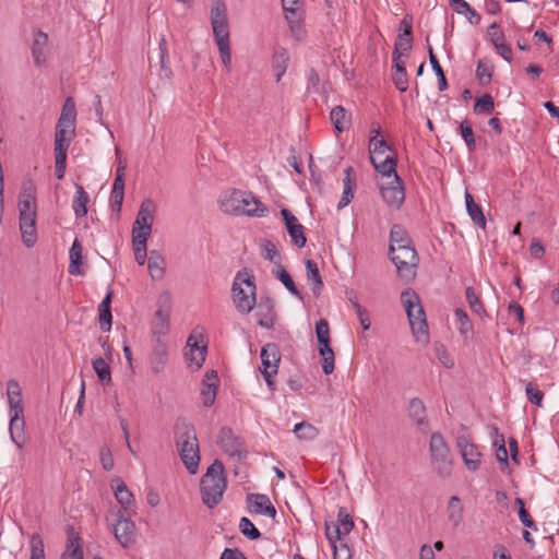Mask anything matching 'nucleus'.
<instances>
[{"instance_id":"nucleus-64","label":"nucleus","mask_w":559,"mask_h":559,"mask_svg":"<svg viewBox=\"0 0 559 559\" xmlns=\"http://www.w3.org/2000/svg\"><path fill=\"white\" fill-rule=\"evenodd\" d=\"M392 81L400 92H406L408 88V78L406 71L393 72Z\"/></svg>"},{"instance_id":"nucleus-26","label":"nucleus","mask_w":559,"mask_h":559,"mask_svg":"<svg viewBox=\"0 0 559 559\" xmlns=\"http://www.w3.org/2000/svg\"><path fill=\"white\" fill-rule=\"evenodd\" d=\"M255 317L258 318V324L265 329H272L275 322L274 306L271 300H261L258 304Z\"/></svg>"},{"instance_id":"nucleus-14","label":"nucleus","mask_w":559,"mask_h":559,"mask_svg":"<svg viewBox=\"0 0 559 559\" xmlns=\"http://www.w3.org/2000/svg\"><path fill=\"white\" fill-rule=\"evenodd\" d=\"M171 300L168 293H163L157 300V310L152 322V332L155 336H164L169 330Z\"/></svg>"},{"instance_id":"nucleus-44","label":"nucleus","mask_w":559,"mask_h":559,"mask_svg":"<svg viewBox=\"0 0 559 559\" xmlns=\"http://www.w3.org/2000/svg\"><path fill=\"white\" fill-rule=\"evenodd\" d=\"M319 354L323 359L322 369L325 374H331L334 370V352L330 343L319 344Z\"/></svg>"},{"instance_id":"nucleus-24","label":"nucleus","mask_w":559,"mask_h":559,"mask_svg":"<svg viewBox=\"0 0 559 559\" xmlns=\"http://www.w3.org/2000/svg\"><path fill=\"white\" fill-rule=\"evenodd\" d=\"M67 546L61 559H83L81 538L72 526L67 528Z\"/></svg>"},{"instance_id":"nucleus-28","label":"nucleus","mask_w":559,"mask_h":559,"mask_svg":"<svg viewBox=\"0 0 559 559\" xmlns=\"http://www.w3.org/2000/svg\"><path fill=\"white\" fill-rule=\"evenodd\" d=\"M111 298L112 292L111 289H108L105 298L98 306L99 326L104 332L110 331L112 324V316L110 310Z\"/></svg>"},{"instance_id":"nucleus-39","label":"nucleus","mask_w":559,"mask_h":559,"mask_svg":"<svg viewBox=\"0 0 559 559\" xmlns=\"http://www.w3.org/2000/svg\"><path fill=\"white\" fill-rule=\"evenodd\" d=\"M307 278L313 284L312 292L316 296H319L323 287L322 277L320 275L318 265L312 260L306 261Z\"/></svg>"},{"instance_id":"nucleus-37","label":"nucleus","mask_w":559,"mask_h":559,"mask_svg":"<svg viewBox=\"0 0 559 559\" xmlns=\"http://www.w3.org/2000/svg\"><path fill=\"white\" fill-rule=\"evenodd\" d=\"M83 248L78 239H75L70 248V264H69V273L72 275L82 274L80 266L83 261Z\"/></svg>"},{"instance_id":"nucleus-55","label":"nucleus","mask_w":559,"mask_h":559,"mask_svg":"<svg viewBox=\"0 0 559 559\" xmlns=\"http://www.w3.org/2000/svg\"><path fill=\"white\" fill-rule=\"evenodd\" d=\"M29 559H45L44 542L38 534H33L31 537Z\"/></svg>"},{"instance_id":"nucleus-6","label":"nucleus","mask_w":559,"mask_h":559,"mask_svg":"<svg viewBox=\"0 0 559 559\" xmlns=\"http://www.w3.org/2000/svg\"><path fill=\"white\" fill-rule=\"evenodd\" d=\"M176 429L179 455L187 469L191 474H195L200 462L199 442L195 429L191 425L186 424L177 426Z\"/></svg>"},{"instance_id":"nucleus-36","label":"nucleus","mask_w":559,"mask_h":559,"mask_svg":"<svg viewBox=\"0 0 559 559\" xmlns=\"http://www.w3.org/2000/svg\"><path fill=\"white\" fill-rule=\"evenodd\" d=\"M289 53L287 49L280 47L273 55V69L275 71L276 82H278L287 70Z\"/></svg>"},{"instance_id":"nucleus-31","label":"nucleus","mask_w":559,"mask_h":559,"mask_svg":"<svg viewBox=\"0 0 559 559\" xmlns=\"http://www.w3.org/2000/svg\"><path fill=\"white\" fill-rule=\"evenodd\" d=\"M165 265L166 262L164 257L158 251L152 250L147 259V269L153 280L163 278L165 273Z\"/></svg>"},{"instance_id":"nucleus-35","label":"nucleus","mask_w":559,"mask_h":559,"mask_svg":"<svg viewBox=\"0 0 559 559\" xmlns=\"http://www.w3.org/2000/svg\"><path fill=\"white\" fill-rule=\"evenodd\" d=\"M90 202V197L84 188L76 183L75 185V197L72 202V209L75 213L76 217H83L87 213V203Z\"/></svg>"},{"instance_id":"nucleus-57","label":"nucleus","mask_w":559,"mask_h":559,"mask_svg":"<svg viewBox=\"0 0 559 559\" xmlns=\"http://www.w3.org/2000/svg\"><path fill=\"white\" fill-rule=\"evenodd\" d=\"M527 400L536 405L542 406L544 393L538 389L537 384L528 382L525 388Z\"/></svg>"},{"instance_id":"nucleus-10","label":"nucleus","mask_w":559,"mask_h":559,"mask_svg":"<svg viewBox=\"0 0 559 559\" xmlns=\"http://www.w3.org/2000/svg\"><path fill=\"white\" fill-rule=\"evenodd\" d=\"M389 252L399 276L406 281L415 278L419 258L414 245L399 246L394 251Z\"/></svg>"},{"instance_id":"nucleus-27","label":"nucleus","mask_w":559,"mask_h":559,"mask_svg":"<svg viewBox=\"0 0 559 559\" xmlns=\"http://www.w3.org/2000/svg\"><path fill=\"white\" fill-rule=\"evenodd\" d=\"M344 175H345L343 178L344 189H343L342 198L337 204L338 210L347 206L352 202V200L354 198V189L356 187V178L353 175V168L347 167L344 170Z\"/></svg>"},{"instance_id":"nucleus-30","label":"nucleus","mask_w":559,"mask_h":559,"mask_svg":"<svg viewBox=\"0 0 559 559\" xmlns=\"http://www.w3.org/2000/svg\"><path fill=\"white\" fill-rule=\"evenodd\" d=\"M390 142H373V147L369 146L370 159L372 165L396 157L394 150L389 145Z\"/></svg>"},{"instance_id":"nucleus-17","label":"nucleus","mask_w":559,"mask_h":559,"mask_svg":"<svg viewBox=\"0 0 559 559\" xmlns=\"http://www.w3.org/2000/svg\"><path fill=\"white\" fill-rule=\"evenodd\" d=\"M461 456L467 469L475 472L481 463V453L478 447L474 444L466 436H460L456 441Z\"/></svg>"},{"instance_id":"nucleus-11","label":"nucleus","mask_w":559,"mask_h":559,"mask_svg":"<svg viewBox=\"0 0 559 559\" xmlns=\"http://www.w3.org/2000/svg\"><path fill=\"white\" fill-rule=\"evenodd\" d=\"M156 206L153 200L145 199L139 209L132 227V238L148 239L152 233Z\"/></svg>"},{"instance_id":"nucleus-63","label":"nucleus","mask_w":559,"mask_h":559,"mask_svg":"<svg viewBox=\"0 0 559 559\" xmlns=\"http://www.w3.org/2000/svg\"><path fill=\"white\" fill-rule=\"evenodd\" d=\"M331 545L333 547L334 559H352L350 549L342 539Z\"/></svg>"},{"instance_id":"nucleus-16","label":"nucleus","mask_w":559,"mask_h":559,"mask_svg":"<svg viewBox=\"0 0 559 559\" xmlns=\"http://www.w3.org/2000/svg\"><path fill=\"white\" fill-rule=\"evenodd\" d=\"M380 191L383 201L391 207L400 209L405 200L404 186L397 175L388 179V182L381 183Z\"/></svg>"},{"instance_id":"nucleus-43","label":"nucleus","mask_w":559,"mask_h":559,"mask_svg":"<svg viewBox=\"0 0 559 559\" xmlns=\"http://www.w3.org/2000/svg\"><path fill=\"white\" fill-rule=\"evenodd\" d=\"M275 276L283 283V285L288 289V292L298 297V298H302L301 297V293L299 292V289L296 287L292 276L289 275V273L281 265V263H277L276 265V271H275Z\"/></svg>"},{"instance_id":"nucleus-7","label":"nucleus","mask_w":559,"mask_h":559,"mask_svg":"<svg viewBox=\"0 0 559 559\" xmlns=\"http://www.w3.org/2000/svg\"><path fill=\"white\" fill-rule=\"evenodd\" d=\"M254 278L246 270L237 273L233 284V299L237 310L249 313L255 305Z\"/></svg>"},{"instance_id":"nucleus-18","label":"nucleus","mask_w":559,"mask_h":559,"mask_svg":"<svg viewBox=\"0 0 559 559\" xmlns=\"http://www.w3.org/2000/svg\"><path fill=\"white\" fill-rule=\"evenodd\" d=\"M247 508L251 514H262L274 519L276 509L270 498L263 493H250L247 496Z\"/></svg>"},{"instance_id":"nucleus-3","label":"nucleus","mask_w":559,"mask_h":559,"mask_svg":"<svg viewBox=\"0 0 559 559\" xmlns=\"http://www.w3.org/2000/svg\"><path fill=\"white\" fill-rule=\"evenodd\" d=\"M211 24L222 62L226 70L229 72L231 69L229 28L227 20V8L223 0H214L212 2Z\"/></svg>"},{"instance_id":"nucleus-29","label":"nucleus","mask_w":559,"mask_h":559,"mask_svg":"<svg viewBox=\"0 0 559 559\" xmlns=\"http://www.w3.org/2000/svg\"><path fill=\"white\" fill-rule=\"evenodd\" d=\"M55 174L61 180L64 178L67 168V154L70 142H55Z\"/></svg>"},{"instance_id":"nucleus-56","label":"nucleus","mask_w":559,"mask_h":559,"mask_svg":"<svg viewBox=\"0 0 559 559\" xmlns=\"http://www.w3.org/2000/svg\"><path fill=\"white\" fill-rule=\"evenodd\" d=\"M287 231H288V234L292 238V241L294 242L295 246H297L298 248L305 247L307 238L305 236L304 226L301 224L295 225V226H288Z\"/></svg>"},{"instance_id":"nucleus-32","label":"nucleus","mask_w":559,"mask_h":559,"mask_svg":"<svg viewBox=\"0 0 559 559\" xmlns=\"http://www.w3.org/2000/svg\"><path fill=\"white\" fill-rule=\"evenodd\" d=\"M464 507L457 496H452L447 506V516L449 522L457 527L463 521Z\"/></svg>"},{"instance_id":"nucleus-8","label":"nucleus","mask_w":559,"mask_h":559,"mask_svg":"<svg viewBox=\"0 0 559 559\" xmlns=\"http://www.w3.org/2000/svg\"><path fill=\"white\" fill-rule=\"evenodd\" d=\"M429 452L433 471L441 477H449L453 463L450 448L440 432L430 436Z\"/></svg>"},{"instance_id":"nucleus-13","label":"nucleus","mask_w":559,"mask_h":559,"mask_svg":"<svg viewBox=\"0 0 559 559\" xmlns=\"http://www.w3.org/2000/svg\"><path fill=\"white\" fill-rule=\"evenodd\" d=\"M260 356L262 362L261 372L264 376L267 386L273 390L275 384L273 377L277 373L278 364L281 361L280 348L275 343H267L262 347Z\"/></svg>"},{"instance_id":"nucleus-50","label":"nucleus","mask_w":559,"mask_h":559,"mask_svg":"<svg viewBox=\"0 0 559 559\" xmlns=\"http://www.w3.org/2000/svg\"><path fill=\"white\" fill-rule=\"evenodd\" d=\"M373 167L386 179L394 178V175H397L395 170L396 157L391 159H383L382 162L374 164Z\"/></svg>"},{"instance_id":"nucleus-33","label":"nucleus","mask_w":559,"mask_h":559,"mask_svg":"<svg viewBox=\"0 0 559 559\" xmlns=\"http://www.w3.org/2000/svg\"><path fill=\"white\" fill-rule=\"evenodd\" d=\"M403 245H405V246L413 245V241H412L407 230L403 226L395 224L392 226L391 231H390L389 251H394L396 247L403 246Z\"/></svg>"},{"instance_id":"nucleus-22","label":"nucleus","mask_w":559,"mask_h":559,"mask_svg":"<svg viewBox=\"0 0 559 559\" xmlns=\"http://www.w3.org/2000/svg\"><path fill=\"white\" fill-rule=\"evenodd\" d=\"M218 377L215 370H209L202 381V402L205 407H210L214 404L216 399Z\"/></svg>"},{"instance_id":"nucleus-38","label":"nucleus","mask_w":559,"mask_h":559,"mask_svg":"<svg viewBox=\"0 0 559 559\" xmlns=\"http://www.w3.org/2000/svg\"><path fill=\"white\" fill-rule=\"evenodd\" d=\"M331 121L338 132L346 130L350 123V116L342 106H336L331 110Z\"/></svg>"},{"instance_id":"nucleus-58","label":"nucleus","mask_w":559,"mask_h":559,"mask_svg":"<svg viewBox=\"0 0 559 559\" xmlns=\"http://www.w3.org/2000/svg\"><path fill=\"white\" fill-rule=\"evenodd\" d=\"M261 249H262V257L265 260H269L276 264L280 263L277 261V259L280 257L278 250L276 249V246L271 240H264L261 245Z\"/></svg>"},{"instance_id":"nucleus-45","label":"nucleus","mask_w":559,"mask_h":559,"mask_svg":"<svg viewBox=\"0 0 559 559\" xmlns=\"http://www.w3.org/2000/svg\"><path fill=\"white\" fill-rule=\"evenodd\" d=\"M408 412L409 416L417 425L424 424L426 419V407L420 399L414 397L409 401Z\"/></svg>"},{"instance_id":"nucleus-62","label":"nucleus","mask_w":559,"mask_h":559,"mask_svg":"<svg viewBox=\"0 0 559 559\" xmlns=\"http://www.w3.org/2000/svg\"><path fill=\"white\" fill-rule=\"evenodd\" d=\"M158 48H159L160 67L165 71L166 76H169L171 71H170V68L168 67L169 59H168V49H167V43H166L165 37L160 38V40L158 43Z\"/></svg>"},{"instance_id":"nucleus-60","label":"nucleus","mask_w":559,"mask_h":559,"mask_svg":"<svg viewBox=\"0 0 559 559\" xmlns=\"http://www.w3.org/2000/svg\"><path fill=\"white\" fill-rule=\"evenodd\" d=\"M413 37H403V35L399 36V40L395 43V49L393 53H399L400 56H404L405 59L408 58V51L412 48Z\"/></svg>"},{"instance_id":"nucleus-19","label":"nucleus","mask_w":559,"mask_h":559,"mask_svg":"<svg viewBox=\"0 0 559 559\" xmlns=\"http://www.w3.org/2000/svg\"><path fill=\"white\" fill-rule=\"evenodd\" d=\"M135 531L134 522L130 518L120 515L115 525L114 534L120 545L127 548L135 543Z\"/></svg>"},{"instance_id":"nucleus-51","label":"nucleus","mask_w":559,"mask_h":559,"mask_svg":"<svg viewBox=\"0 0 559 559\" xmlns=\"http://www.w3.org/2000/svg\"><path fill=\"white\" fill-rule=\"evenodd\" d=\"M239 530L240 532L249 539L255 540L260 538L261 533L254 526V524L246 516L241 518L239 521Z\"/></svg>"},{"instance_id":"nucleus-5","label":"nucleus","mask_w":559,"mask_h":559,"mask_svg":"<svg viewBox=\"0 0 559 559\" xmlns=\"http://www.w3.org/2000/svg\"><path fill=\"white\" fill-rule=\"evenodd\" d=\"M36 197L35 189H24L19 202L20 230L26 247H33L37 240L36 234Z\"/></svg>"},{"instance_id":"nucleus-9","label":"nucleus","mask_w":559,"mask_h":559,"mask_svg":"<svg viewBox=\"0 0 559 559\" xmlns=\"http://www.w3.org/2000/svg\"><path fill=\"white\" fill-rule=\"evenodd\" d=\"M413 333L419 340L420 335L428 334V324L419 297L414 290H405L401 295Z\"/></svg>"},{"instance_id":"nucleus-1","label":"nucleus","mask_w":559,"mask_h":559,"mask_svg":"<svg viewBox=\"0 0 559 559\" xmlns=\"http://www.w3.org/2000/svg\"><path fill=\"white\" fill-rule=\"evenodd\" d=\"M219 205L224 213L237 216L261 217L267 212L266 206L253 193L239 189L224 193Z\"/></svg>"},{"instance_id":"nucleus-4","label":"nucleus","mask_w":559,"mask_h":559,"mask_svg":"<svg viewBox=\"0 0 559 559\" xmlns=\"http://www.w3.org/2000/svg\"><path fill=\"white\" fill-rule=\"evenodd\" d=\"M226 487L224 465L215 460L201 478L200 491L203 503L210 509L216 507L222 501Z\"/></svg>"},{"instance_id":"nucleus-54","label":"nucleus","mask_w":559,"mask_h":559,"mask_svg":"<svg viewBox=\"0 0 559 559\" xmlns=\"http://www.w3.org/2000/svg\"><path fill=\"white\" fill-rule=\"evenodd\" d=\"M476 76L481 84H488L492 78V66L487 60H479Z\"/></svg>"},{"instance_id":"nucleus-59","label":"nucleus","mask_w":559,"mask_h":559,"mask_svg":"<svg viewBox=\"0 0 559 559\" xmlns=\"http://www.w3.org/2000/svg\"><path fill=\"white\" fill-rule=\"evenodd\" d=\"M316 335L319 344L330 343V326L325 319L317 322Z\"/></svg>"},{"instance_id":"nucleus-42","label":"nucleus","mask_w":559,"mask_h":559,"mask_svg":"<svg viewBox=\"0 0 559 559\" xmlns=\"http://www.w3.org/2000/svg\"><path fill=\"white\" fill-rule=\"evenodd\" d=\"M454 317L459 325L460 333L464 336V338H471L473 335V324L467 313L462 308H456L454 311Z\"/></svg>"},{"instance_id":"nucleus-23","label":"nucleus","mask_w":559,"mask_h":559,"mask_svg":"<svg viewBox=\"0 0 559 559\" xmlns=\"http://www.w3.org/2000/svg\"><path fill=\"white\" fill-rule=\"evenodd\" d=\"M285 12V19L289 25V29L293 34V36L300 40L305 37V29H304V10L302 8H297L295 10L286 9Z\"/></svg>"},{"instance_id":"nucleus-53","label":"nucleus","mask_w":559,"mask_h":559,"mask_svg":"<svg viewBox=\"0 0 559 559\" xmlns=\"http://www.w3.org/2000/svg\"><path fill=\"white\" fill-rule=\"evenodd\" d=\"M147 239L143 238H132L134 257L136 262L140 265H144L145 260L147 258V248H146Z\"/></svg>"},{"instance_id":"nucleus-15","label":"nucleus","mask_w":559,"mask_h":559,"mask_svg":"<svg viewBox=\"0 0 559 559\" xmlns=\"http://www.w3.org/2000/svg\"><path fill=\"white\" fill-rule=\"evenodd\" d=\"M354 527V521L345 508H340L337 521L325 523V535L330 544L341 542L343 535H347Z\"/></svg>"},{"instance_id":"nucleus-52","label":"nucleus","mask_w":559,"mask_h":559,"mask_svg":"<svg viewBox=\"0 0 559 559\" xmlns=\"http://www.w3.org/2000/svg\"><path fill=\"white\" fill-rule=\"evenodd\" d=\"M495 109V103L489 94H485L477 98L474 105L476 114H491Z\"/></svg>"},{"instance_id":"nucleus-41","label":"nucleus","mask_w":559,"mask_h":559,"mask_svg":"<svg viewBox=\"0 0 559 559\" xmlns=\"http://www.w3.org/2000/svg\"><path fill=\"white\" fill-rule=\"evenodd\" d=\"M167 361V349L166 346L158 341V344L155 346L153 355L151 357V366L155 373H158L163 370L165 364Z\"/></svg>"},{"instance_id":"nucleus-47","label":"nucleus","mask_w":559,"mask_h":559,"mask_svg":"<svg viewBox=\"0 0 559 559\" xmlns=\"http://www.w3.org/2000/svg\"><path fill=\"white\" fill-rule=\"evenodd\" d=\"M294 432L299 439L307 441L316 439L319 435V430L307 421L297 424L294 428Z\"/></svg>"},{"instance_id":"nucleus-21","label":"nucleus","mask_w":559,"mask_h":559,"mask_svg":"<svg viewBox=\"0 0 559 559\" xmlns=\"http://www.w3.org/2000/svg\"><path fill=\"white\" fill-rule=\"evenodd\" d=\"M32 56L35 66L43 67L46 64L48 57V35L46 33L38 31L34 35Z\"/></svg>"},{"instance_id":"nucleus-12","label":"nucleus","mask_w":559,"mask_h":559,"mask_svg":"<svg viewBox=\"0 0 559 559\" xmlns=\"http://www.w3.org/2000/svg\"><path fill=\"white\" fill-rule=\"evenodd\" d=\"M76 107L72 97H67L59 117L55 140H70L75 132Z\"/></svg>"},{"instance_id":"nucleus-48","label":"nucleus","mask_w":559,"mask_h":559,"mask_svg":"<svg viewBox=\"0 0 559 559\" xmlns=\"http://www.w3.org/2000/svg\"><path fill=\"white\" fill-rule=\"evenodd\" d=\"M428 52H429V61H430V64L432 67V70L435 71L437 78H438V87L440 91H444L448 88V82H447V79H445V75H444V72L436 57V55L433 53V50L432 48L429 46L428 48Z\"/></svg>"},{"instance_id":"nucleus-25","label":"nucleus","mask_w":559,"mask_h":559,"mask_svg":"<svg viewBox=\"0 0 559 559\" xmlns=\"http://www.w3.org/2000/svg\"><path fill=\"white\" fill-rule=\"evenodd\" d=\"M116 483V486L112 485L115 497L120 503L121 508L130 515L132 512H134L135 508L133 493L121 479H117Z\"/></svg>"},{"instance_id":"nucleus-2","label":"nucleus","mask_w":559,"mask_h":559,"mask_svg":"<svg viewBox=\"0 0 559 559\" xmlns=\"http://www.w3.org/2000/svg\"><path fill=\"white\" fill-rule=\"evenodd\" d=\"M10 425L9 431L12 442L22 450L26 443L25 419L22 390L17 381L9 380L7 383Z\"/></svg>"},{"instance_id":"nucleus-20","label":"nucleus","mask_w":559,"mask_h":559,"mask_svg":"<svg viewBox=\"0 0 559 559\" xmlns=\"http://www.w3.org/2000/svg\"><path fill=\"white\" fill-rule=\"evenodd\" d=\"M218 443L223 451L229 456H239L241 454L242 444L240 439L234 435L231 429L222 428L218 435Z\"/></svg>"},{"instance_id":"nucleus-34","label":"nucleus","mask_w":559,"mask_h":559,"mask_svg":"<svg viewBox=\"0 0 559 559\" xmlns=\"http://www.w3.org/2000/svg\"><path fill=\"white\" fill-rule=\"evenodd\" d=\"M466 210L471 219L479 226L481 229L486 228V218L481 211V207L475 203L473 195L469 192H465Z\"/></svg>"},{"instance_id":"nucleus-46","label":"nucleus","mask_w":559,"mask_h":559,"mask_svg":"<svg viewBox=\"0 0 559 559\" xmlns=\"http://www.w3.org/2000/svg\"><path fill=\"white\" fill-rule=\"evenodd\" d=\"M92 366L100 382L104 384H109L111 382L110 367L105 359L97 357L93 359Z\"/></svg>"},{"instance_id":"nucleus-49","label":"nucleus","mask_w":559,"mask_h":559,"mask_svg":"<svg viewBox=\"0 0 559 559\" xmlns=\"http://www.w3.org/2000/svg\"><path fill=\"white\" fill-rule=\"evenodd\" d=\"M465 296L467 304L469 308L475 312L476 314L483 317L486 316V310L484 308L483 302L480 301L479 297L477 296L475 289L473 287H467L465 290Z\"/></svg>"},{"instance_id":"nucleus-40","label":"nucleus","mask_w":559,"mask_h":559,"mask_svg":"<svg viewBox=\"0 0 559 559\" xmlns=\"http://www.w3.org/2000/svg\"><path fill=\"white\" fill-rule=\"evenodd\" d=\"M192 341L193 336H190L187 342V345L190 347L187 356L188 359L195 365V368L200 369L205 360V346L200 347L195 341L193 343Z\"/></svg>"},{"instance_id":"nucleus-61","label":"nucleus","mask_w":559,"mask_h":559,"mask_svg":"<svg viewBox=\"0 0 559 559\" xmlns=\"http://www.w3.org/2000/svg\"><path fill=\"white\" fill-rule=\"evenodd\" d=\"M456 13L465 15L468 22L473 25L479 24L481 20L479 13L473 9L468 2L466 4L461 3V9L456 10Z\"/></svg>"}]
</instances>
